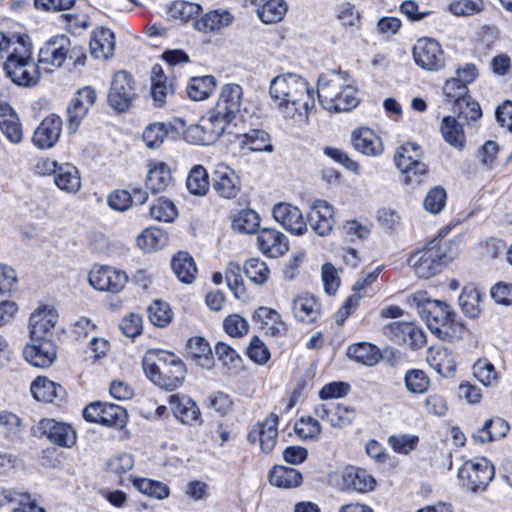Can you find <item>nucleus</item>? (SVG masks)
<instances>
[{"label":"nucleus","instance_id":"nucleus-1","mask_svg":"<svg viewBox=\"0 0 512 512\" xmlns=\"http://www.w3.org/2000/svg\"><path fill=\"white\" fill-rule=\"evenodd\" d=\"M242 96L243 90L239 84H225L216 105L207 111L199 124L189 129L188 135L200 145L214 143L240 113Z\"/></svg>","mask_w":512,"mask_h":512},{"label":"nucleus","instance_id":"nucleus-53","mask_svg":"<svg viewBox=\"0 0 512 512\" xmlns=\"http://www.w3.org/2000/svg\"><path fill=\"white\" fill-rule=\"evenodd\" d=\"M186 185L190 193L205 195L209 189V180L204 167L194 166L188 174Z\"/></svg>","mask_w":512,"mask_h":512},{"label":"nucleus","instance_id":"nucleus-23","mask_svg":"<svg viewBox=\"0 0 512 512\" xmlns=\"http://www.w3.org/2000/svg\"><path fill=\"white\" fill-rule=\"evenodd\" d=\"M308 222L318 235H328L335 225L334 208L325 200H316L308 215Z\"/></svg>","mask_w":512,"mask_h":512},{"label":"nucleus","instance_id":"nucleus-39","mask_svg":"<svg viewBox=\"0 0 512 512\" xmlns=\"http://www.w3.org/2000/svg\"><path fill=\"white\" fill-rule=\"evenodd\" d=\"M508 431V423L497 417L486 420L483 426L473 434V438L475 441L484 444L505 437Z\"/></svg>","mask_w":512,"mask_h":512},{"label":"nucleus","instance_id":"nucleus-35","mask_svg":"<svg viewBox=\"0 0 512 512\" xmlns=\"http://www.w3.org/2000/svg\"><path fill=\"white\" fill-rule=\"evenodd\" d=\"M151 96L156 106L162 107L166 97L174 93L173 83L168 82L160 65L153 66L151 71Z\"/></svg>","mask_w":512,"mask_h":512},{"label":"nucleus","instance_id":"nucleus-17","mask_svg":"<svg viewBox=\"0 0 512 512\" xmlns=\"http://www.w3.org/2000/svg\"><path fill=\"white\" fill-rule=\"evenodd\" d=\"M96 101V93L91 87H84L77 91L67 108L68 129L75 132Z\"/></svg>","mask_w":512,"mask_h":512},{"label":"nucleus","instance_id":"nucleus-11","mask_svg":"<svg viewBox=\"0 0 512 512\" xmlns=\"http://www.w3.org/2000/svg\"><path fill=\"white\" fill-rule=\"evenodd\" d=\"M412 53L415 63L424 70L438 71L445 66L444 52L435 39H418Z\"/></svg>","mask_w":512,"mask_h":512},{"label":"nucleus","instance_id":"nucleus-56","mask_svg":"<svg viewBox=\"0 0 512 512\" xmlns=\"http://www.w3.org/2000/svg\"><path fill=\"white\" fill-rule=\"evenodd\" d=\"M168 135V129L164 123H152L148 125L142 135L145 145L149 149L159 148Z\"/></svg>","mask_w":512,"mask_h":512},{"label":"nucleus","instance_id":"nucleus-41","mask_svg":"<svg viewBox=\"0 0 512 512\" xmlns=\"http://www.w3.org/2000/svg\"><path fill=\"white\" fill-rule=\"evenodd\" d=\"M59 189L67 193H76L81 187L79 172L75 166L69 163H62L54 178Z\"/></svg>","mask_w":512,"mask_h":512},{"label":"nucleus","instance_id":"nucleus-44","mask_svg":"<svg viewBox=\"0 0 512 512\" xmlns=\"http://www.w3.org/2000/svg\"><path fill=\"white\" fill-rule=\"evenodd\" d=\"M168 240V234L164 230L150 227L137 237V245L142 250L151 252L165 247Z\"/></svg>","mask_w":512,"mask_h":512},{"label":"nucleus","instance_id":"nucleus-5","mask_svg":"<svg viewBox=\"0 0 512 512\" xmlns=\"http://www.w3.org/2000/svg\"><path fill=\"white\" fill-rule=\"evenodd\" d=\"M458 252V241L435 238L410 255L408 266L418 278L430 279L452 262Z\"/></svg>","mask_w":512,"mask_h":512},{"label":"nucleus","instance_id":"nucleus-57","mask_svg":"<svg viewBox=\"0 0 512 512\" xmlns=\"http://www.w3.org/2000/svg\"><path fill=\"white\" fill-rule=\"evenodd\" d=\"M101 419L102 425L122 428L127 421V412L119 405L105 403Z\"/></svg>","mask_w":512,"mask_h":512},{"label":"nucleus","instance_id":"nucleus-7","mask_svg":"<svg viewBox=\"0 0 512 512\" xmlns=\"http://www.w3.org/2000/svg\"><path fill=\"white\" fill-rule=\"evenodd\" d=\"M32 55V45L28 36H18L4 63L7 76L15 84L30 87L38 83L39 65L34 62Z\"/></svg>","mask_w":512,"mask_h":512},{"label":"nucleus","instance_id":"nucleus-20","mask_svg":"<svg viewBox=\"0 0 512 512\" xmlns=\"http://www.w3.org/2000/svg\"><path fill=\"white\" fill-rule=\"evenodd\" d=\"M62 131V120L51 114L44 118L32 137L33 144L39 149H50L58 142Z\"/></svg>","mask_w":512,"mask_h":512},{"label":"nucleus","instance_id":"nucleus-3","mask_svg":"<svg viewBox=\"0 0 512 512\" xmlns=\"http://www.w3.org/2000/svg\"><path fill=\"white\" fill-rule=\"evenodd\" d=\"M408 302L417 309L429 330L439 339L451 341L454 338H459L462 328L456 322V314L448 304L431 299L423 290L411 294L408 297Z\"/></svg>","mask_w":512,"mask_h":512},{"label":"nucleus","instance_id":"nucleus-21","mask_svg":"<svg viewBox=\"0 0 512 512\" xmlns=\"http://www.w3.org/2000/svg\"><path fill=\"white\" fill-rule=\"evenodd\" d=\"M170 409L177 420L189 426L202 423L201 411L194 400L186 395L174 394L169 397Z\"/></svg>","mask_w":512,"mask_h":512},{"label":"nucleus","instance_id":"nucleus-59","mask_svg":"<svg viewBox=\"0 0 512 512\" xmlns=\"http://www.w3.org/2000/svg\"><path fill=\"white\" fill-rule=\"evenodd\" d=\"M453 111L465 120L476 121L482 116L479 103L473 100L469 95L458 100L456 105L453 107Z\"/></svg>","mask_w":512,"mask_h":512},{"label":"nucleus","instance_id":"nucleus-6","mask_svg":"<svg viewBox=\"0 0 512 512\" xmlns=\"http://www.w3.org/2000/svg\"><path fill=\"white\" fill-rule=\"evenodd\" d=\"M142 365L147 377L162 389L175 390L185 379L184 363L171 352L149 350L143 358Z\"/></svg>","mask_w":512,"mask_h":512},{"label":"nucleus","instance_id":"nucleus-30","mask_svg":"<svg viewBox=\"0 0 512 512\" xmlns=\"http://www.w3.org/2000/svg\"><path fill=\"white\" fill-rule=\"evenodd\" d=\"M347 357L367 367L375 366L382 358L380 349L369 342H358L348 346Z\"/></svg>","mask_w":512,"mask_h":512},{"label":"nucleus","instance_id":"nucleus-47","mask_svg":"<svg viewBox=\"0 0 512 512\" xmlns=\"http://www.w3.org/2000/svg\"><path fill=\"white\" fill-rule=\"evenodd\" d=\"M132 484L140 493L158 500H164L170 495L169 487L160 481L149 478H135Z\"/></svg>","mask_w":512,"mask_h":512},{"label":"nucleus","instance_id":"nucleus-31","mask_svg":"<svg viewBox=\"0 0 512 512\" xmlns=\"http://www.w3.org/2000/svg\"><path fill=\"white\" fill-rule=\"evenodd\" d=\"M252 318L268 335L281 336L286 331L285 323L281 321L280 315L271 308L259 307Z\"/></svg>","mask_w":512,"mask_h":512},{"label":"nucleus","instance_id":"nucleus-25","mask_svg":"<svg viewBox=\"0 0 512 512\" xmlns=\"http://www.w3.org/2000/svg\"><path fill=\"white\" fill-rule=\"evenodd\" d=\"M233 20L234 17L229 11L216 9L209 11L196 19L193 23V27L200 33H215L221 31L225 27H228Z\"/></svg>","mask_w":512,"mask_h":512},{"label":"nucleus","instance_id":"nucleus-9","mask_svg":"<svg viewBox=\"0 0 512 512\" xmlns=\"http://www.w3.org/2000/svg\"><path fill=\"white\" fill-rule=\"evenodd\" d=\"M76 47L71 48V41L65 35H58L47 41L39 51V65L46 70L61 67L69 57L73 59Z\"/></svg>","mask_w":512,"mask_h":512},{"label":"nucleus","instance_id":"nucleus-29","mask_svg":"<svg viewBox=\"0 0 512 512\" xmlns=\"http://www.w3.org/2000/svg\"><path fill=\"white\" fill-rule=\"evenodd\" d=\"M91 55L97 59H108L113 55L115 48L114 33L104 27L93 31L90 43Z\"/></svg>","mask_w":512,"mask_h":512},{"label":"nucleus","instance_id":"nucleus-10","mask_svg":"<svg viewBox=\"0 0 512 512\" xmlns=\"http://www.w3.org/2000/svg\"><path fill=\"white\" fill-rule=\"evenodd\" d=\"M463 486L476 492L484 489L494 477L493 466L484 458L465 462L458 471Z\"/></svg>","mask_w":512,"mask_h":512},{"label":"nucleus","instance_id":"nucleus-64","mask_svg":"<svg viewBox=\"0 0 512 512\" xmlns=\"http://www.w3.org/2000/svg\"><path fill=\"white\" fill-rule=\"evenodd\" d=\"M446 203V191L442 187L432 188L424 198L423 205L427 212L438 214L442 211Z\"/></svg>","mask_w":512,"mask_h":512},{"label":"nucleus","instance_id":"nucleus-49","mask_svg":"<svg viewBox=\"0 0 512 512\" xmlns=\"http://www.w3.org/2000/svg\"><path fill=\"white\" fill-rule=\"evenodd\" d=\"M202 6L197 3L177 0L172 3L169 14L172 18L179 19L183 22L195 21L202 12Z\"/></svg>","mask_w":512,"mask_h":512},{"label":"nucleus","instance_id":"nucleus-14","mask_svg":"<svg viewBox=\"0 0 512 512\" xmlns=\"http://www.w3.org/2000/svg\"><path fill=\"white\" fill-rule=\"evenodd\" d=\"M89 283L99 291L119 293L128 282L127 274L111 266L94 267L88 277Z\"/></svg>","mask_w":512,"mask_h":512},{"label":"nucleus","instance_id":"nucleus-24","mask_svg":"<svg viewBox=\"0 0 512 512\" xmlns=\"http://www.w3.org/2000/svg\"><path fill=\"white\" fill-rule=\"evenodd\" d=\"M258 247L261 252L271 258L282 256L288 251V239L280 231L264 228L258 232Z\"/></svg>","mask_w":512,"mask_h":512},{"label":"nucleus","instance_id":"nucleus-8","mask_svg":"<svg viewBox=\"0 0 512 512\" xmlns=\"http://www.w3.org/2000/svg\"><path fill=\"white\" fill-rule=\"evenodd\" d=\"M394 162L403 174L404 182L409 185L420 184L428 171L423 161V151L416 143L407 142L400 146L395 152Z\"/></svg>","mask_w":512,"mask_h":512},{"label":"nucleus","instance_id":"nucleus-52","mask_svg":"<svg viewBox=\"0 0 512 512\" xmlns=\"http://www.w3.org/2000/svg\"><path fill=\"white\" fill-rule=\"evenodd\" d=\"M480 302L481 296L475 288H463L462 293L459 296V305L463 313H465L470 318H476L481 311Z\"/></svg>","mask_w":512,"mask_h":512},{"label":"nucleus","instance_id":"nucleus-37","mask_svg":"<svg viewBox=\"0 0 512 512\" xmlns=\"http://www.w3.org/2000/svg\"><path fill=\"white\" fill-rule=\"evenodd\" d=\"M271 485L283 489H291L302 483L303 477L299 470L282 465H276L269 471Z\"/></svg>","mask_w":512,"mask_h":512},{"label":"nucleus","instance_id":"nucleus-50","mask_svg":"<svg viewBox=\"0 0 512 512\" xmlns=\"http://www.w3.org/2000/svg\"><path fill=\"white\" fill-rule=\"evenodd\" d=\"M259 226V216L251 209H243L233 216L232 228L240 233H254Z\"/></svg>","mask_w":512,"mask_h":512},{"label":"nucleus","instance_id":"nucleus-34","mask_svg":"<svg viewBox=\"0 0 512 512\" xmlns=\"http://www.w3.org/2000/svg\"><path fill=\"white\" fill-rule=\"evenodd\" d=\"M0 130L11 143L22 141L23 131L19 118L8 104H0Z\"/></svg>","mask_w":512,"mask_h":512},{"label":"nucleus","instance_id":"nucleus-51","mask_svg":"<svg viewBox=\"0 0 512 512\" xmlns=\"http://www.w3.org/2000/svg\"><path fill=\"white\" fill-rule=\"evenodd\" d=\"M246 277L256 285L264 284L270 276L267 264L259 258L247 260L243 267Z\"/></svg>","mask_w":512,"mask_h":512},{"label":"nucleus","instance_id":"nucleus-18","mask_svg":"<svg viewBox=\"0 0 512 512\" xmlns=\"http://www.w3.org/2000/svg\"><path fill=\"white\" fill-rule=\"evenodd\" d=\"M26 360L35 367H49L56 358V346L51 339H31L24 348Z\"/></svg>","mask_w":512,"mask_h":512},{"label":"nucleus","instance_id":"nucleus-62","mask_svg":"<svg viewBox=\"0 0 512 512\" xmlns=\"http://www.w3.org/2000/svg\"><path fill=\"white\" fill-rule=\"evenodd\" d=\"M355 418V410L343 404H333L329 415V424L335 428L349 425Z\"/></svg>","mask_w":512,"mask_h":512},{"label":"nucleus","instance_id":"nucleus-4","mask_svg":"<svg viewBox=\"0 0 512 512\" xmlns=\"http://www.w3.org/2000/svg\"><path fill=\"white\" fill-rule=\"evenodd\" d=\"M357 88L347 73L331 71L318 79L317 95L322 107L330 112H346L359 104Z\"/></svg>","mask_w":512,"mask_h":512},{"label":"nucleus","instance_id":"nucleus-32","mask_svg":"<svg viewBox=\"0 0 512 512\" xmlns=\"http://www.w3.org/2000/svg\"><path fill=\"white\" fill-rule=\"evenodd\" d=\"M427 362L438 374L444 377L451 376L456 368L452 352L443 346L429 348Z\"/></svg>","mask_w":512,"mask_h":512},{"label":"nucleus","instance_id":"nucleus-27","mask_svg":"<svg viewBox=\"0 0 512 512\" xmlns=\"http://www.w3.org/2000/svg\"><path fill=\"white\" fill-rule=\"evenodd\" d=\"M342 479L343 489L360 493L372 491L376 485L375 478L367 470L358 467L346 468Z\"/></svg>","mask_w":512,"mask_h":512},{"label":"nucleus","instance_id":"nucleus-15","mask_svg":"<svg viewBox=\"0 0 512 512\" xmlns=\"http://www.w3.org/2000/svg\"><path fill=\"white\" fill-rule=\"evenodd\" d=\"M38 430L57 446L71 448L76 443V431L69 424L54 419H42L38 423Z\"/></svg>","mask_w":512,"mask_h":512},{"label":"nucleus","instance_id":"nucleus-22","mask_svg":"<svg viewBox=\"0 0 512 512\" xmlns=\"http://www.w3.org/2000/svg\"><path fill=\"white\" fill-rule=\"evenodd\" d=\"M57 319L58 314L53 308L43 306L34 311L29 319L31 339H50Z\"/></svg>","mask_w":512,"mask_h":512},{"label":"nucleus","instance_id":"nucleus-26","mask_svg":"<svg viewBox=\"0 0 512 512\" xmlns=\"http://www.w3.org/2000/svg\"><path fill=\"white\" fill-rule=\"evenodd\" d=\"M213 187L223 198H235L240 191V181L235 172L227 166L220 165L214 172Z\"/></svg>","mask_w":512,"mask_h":512},{"label":"nucleus","instance_id":"nucleus-33","mask_svg":"<svg viewBox=\"0 0 512 512\" xmlns=\"http://www.w3.org/2000/svg\"><path fill=\"white\" fill-rule=\"evenodd\" d=\"M352 144L355 150L367 156L381 154L383 147L380 138L368 128H360L352 133Z\"/></svg>","mask_w":512,"mask_h":512},{"label":"nucleus","instance_id":"nucleus-54","mask_svg":"<svg viewBox=\"0 0 512 512\" xmlns=\"http://www.w3.org/2000/svg\"><path fill=\"white\" fill-rule=\"evenodd\" d=\"M404 384L411 394H423L429 388L430 379L424 371L410 369L405 373Z\"/></svg>","mask_w":512,"mask_h":512},{"label":"nucleus","instance_id":"nucleus-48","mask_svg":"<svg viewBox=\"0 0 512 512\" xmlns=\"http://www.w3.org/2000/svg\"><path fill=\"white\" fill-rule=\"evenodd\" d=\"M216 86L213 76L192 78L187 86V94L194 101H202L209 97Z\"/></svg>","mask_w":512,"mask_h":512},{"label":"nucleus","instance_id":"nucleus-42","mask_svg":"<svg viewBox=\"0 0 512 512\" xmlns=\"http://www.w3.org/2000/svg\"><path fill=\"white\" fill-rule=\"evenodd\" d=\"M241 147L247 148L253 152H272L273 146L271 144L270 135L260 129L250 130L248 133L239 136Z\"/></svg>","mask_w":512,"mask_h":512},{"label":"nucleus","instance_id":"nucleus-38","mask_svg":"<svg viewBox=\"0 0 512 512\" xmlns=\"http://www.w3.org/2000/svg\"><path fill=\"white\" fill-rule=\"evenodd\" d=\"M292 310L294 316L300 321L312 323L320 315L321 306L314 296L303 294L293 301Z\"/></svg>","mask_w":512,"mask_h":512},{"label":"nucleus","instance_id":"nucleus-45","mask_svg":"<svg viewBox=\"0 0 512 512\" xmlns=\"http://www.w3.org/2000/svg\"><path fill=\"white\" fill-rule=\"evenodd\" d=\"M440 131L447 143L451 146L462 149L465 144V134L462 126L452 116H446L442 119Z\"/></svg>","mask_w":512,"mask_h":512},{"label":"nucleus","instance_id":"nucleus-19","mask_svg":"<svg viewBox=\"0 0 512 512\" xmlns=\"http://www.w3.org/2000/svg\"><path fill=\"white\" fill-rule=\"evenodd\" d=\"M278 416L270 413L263 422L257 423L249 432L247 439L250 443L259 441L263 452L269 453L273 450L278 436Z\"/></svg>","mask_w":512,"mask_h":512},{"label":"nucleus","instance_id":"nucleus-36","mask_svg":"<svg viewBox=\"0 0 512 512\" xmlns=\"http://www.w3.org/2000/svg\"><path fill=\"white\" fill-rule=\"evenodd\" d=\"M172 183L169 166L165 162H155L148 170L146 188L152 193H160Z\"/></svg>","mask_w":512,"mask_h":512},{"label":"nucleus","instance_id":"nucleus-46","mask_svg":"<svg viewBox=\"0 0 512 512\" xmlns=\"http://www.w3.org/2000/svg\"><path fill=\"white\" fill-rule=\"evenodd\" d=\"M288 10L285 0H268L257 9V15L263 23L280 22Z\"/></svg>","mask_w":512,"mask_h":512},{"label":"nucleus","instance_id":"nucleus-58","mask_svg":"<svg viewBox=\"0 0 512 512\" xmlns=\"http://www.w3.org/2000/svg\"><path fill=\"white\" fill-rule=\"evenodd\" d=\"M178 212L172 201L158 198L150 208V215L157 221L172 222Z\"/></svg>","mask_w":512,"mask_h":512},{"label":"nucleus","instance_id":"nucleus-40","mask_svg":"<svg viewBox=\"0 0 512 512\" xmlns=\"http://www.w3.org/2000/svg\"><path fill=\"white\" fill-rule=\"evenodd\" d=\"M189 355L196 361L197 365L209 369L213 366V354L209 343L200 336L192 337L187 342Z\"/></svg>","mask_w":512,"mask_h":512},{"label":"nucleus","instance_id":"nucleus-63","mask_svg":"<svg viewBox=\"0 0 512 512\" xmlns=\"http://www.w3.org/2000/svg\"><path fill=\"white\" fill-rule=\"evenodd\" d=\"M473 373L484 386H491L497 382L495 367L487 359H479L473 365Z\"/></svg>","mask_w":512,"mask_h":512},{"label":"nucleus","instance_id":"nucleus-2","mask_svg":"<svg viewBox=\"0 0 512 512\" xmlns=\"http://www.w3.org/2000/svg\"><path fill=\"white\" fill-rule=\"evenodd\" d=\"M269 94L278 113L286 120L306 119L315 105L307 81L294 73L275 76L270 81Z\"/></svg>","mask_w":512,"mask_h":512},{"label":"nucleus","instance_id":"nucleus-55","mask_svg":"<svg viewBox=\"0 0 512 512\" xmlns=\"http://www.w3.org/2000/svg\"><path fill=\"white\" fill-rule=\"evenodd\" d=\"M150 322L158 327H165L172 320V310L168 303L155 300L147 309Z\"/></svg>","mask_w":512,"mask_h":512},{"label":"nucleus","instance_id":"nucleus-60","mask_svg":"<svg viewBox=\"0 0 512 512\" xmlns=\"http://www.w3.org/2000/svg\"><path fill=\"white\" fill-rule=\"evenodd\" d=\"M0 497H3L8 502H18V506L12 512H46L29 494H20V498L16 499L11 491L3 490L0 492Z\"/></svg>","mask_w":512,"mask_h":512},{"label":"nucleus","instance_id":"nucleus-28","mask_svg":"<svg viewBox=\"0 0 512 512\" xmlns=\"http://www.w3.org/2000/svg\"><path fill=\"white\" fill-rule=\"evenodd\" d=\"M30 389L35 399L47 403L62 401L66 396L65 389L47 377H37L32 382Z\"/></svg>","mask_w":512,"mask_h":512},{"label":"nucleus","instance_id":"nucleus-16","mask_svg":"<svg viewBox=\"0 0 512 512\" xmlns=\"http://www.w3.org/2000/svg\"><path fill=\"white\" fill-rule=\"evenodd\" d=\"M273 218L284 229L295 235H303L307 231V223L301 210L289 203H278L272 210Z\"/></svg>","mask_w":512,"mask_h":512},{"label":"nucleus","instance_id":"nucleus-13","mask_svg":"<svg viewBox=\"0 0 512 512\" xmlns=\"http://www.w3.org/2000/svg\"><path fill=\"white\" fill-rule=\"evenodd\" d=\"M383 334L396 343H403L413 350H418L426 344L423 330L410 322L395 321L383 327Z\"/></svg>","mask_w":512,"mask_h":512},{"label":"nucleus","instance_id":"nucleus-12","mask_svg":"<svg viewBox=\"0 0 512 512\" xmlns=\"http://www.w3.org/2000/svg\"><path fill=\"white\" fill-rule=\"evenodd\" d=\"M136 96L132 76L125 71L115 73L108 93L111 107L119 112L129 109Z\"/></svg>","mask_w":512,"mask_h":512},{"label":"nucleus","instance_id":"nucleus-61","mask_svg":"<svg viewBox=\"0 0 512 512\" xmlns=\"http://www.w3.org/2000/svg\"><path fill=\"white\" fill-rule=\"evenodd\" d=\"M419 443V437L413 434H398L391 435L388 438V444L392 447V449L399 453L408 455L410 452L414 451Z\"/></svg>","mask_w":512,"mask_h":512},{"label":"nucleus","instance_id":"nucleus-43","mask_svg":"<svg viewBox=\"0 0 512 512\" xmlns=\"http://www.w3.org/2000/svg\"><path fill=\"white\" fill-rule=\"evenodd\" d=\"M172 269L183 283H191L195 279L197 268L194 259L187 252H179L173 257Z\"/></svg>","mask_w":512,"mask_h":512}]
</instances>
